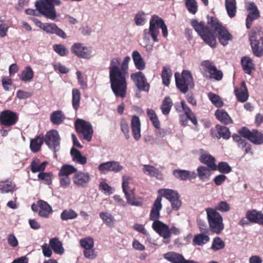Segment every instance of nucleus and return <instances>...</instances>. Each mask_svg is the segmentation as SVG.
Masks as SVG:
<instances>
[{"instance_id":"obj_1","label":"nucleus","mask_w":263,"mask_h":263,"mask_svg":"<svg viewBox=\"0 0 263 263\" xmlns=\"http://www.w3.org/2000/svg\"><path fill=\"white\" fill-rule=\"evenodd\" d=\"M192 26L203 41L211 47L214 48L216 46V39L214 33L204 22H198L196 19L191 21Z\"/></svg>"},{"instance_id":"obj_2","label":"nucleus","mask_w":263,"mask_h":263,"mask_svg":"<svg viewBox=\"0 0 263 263\" xmlns=\"http://www.w3.org/2000/svg\"><path fill=\"white\" fill-rule=\"evenodd\" d=\"M61 4L60 0H38L35 3V7L41 14L53 21L57 17L55 6Z\"/></svg>"},{"instance_id":"obj_3","label":"nucleus","mask_w":263,"mask_h":263,"mask_svg":"<svg viewBox=\"0 0 263 263\" xmlns=\"http://www.w3.org/2000/svg\"><path fill=\"white\" fill-rule=\"evenodd\" d=\"M209 230L214 233L219 234L223 230L224 225L221 215L214 209H205Z\"/></svg>"},{"instance_id":"obj_4","label":"nucleus","mask_w":263,"mask_h":263,"mask_svg":"<svg viewBox=\"0 0 263 263\" xmlns=\"http://www.w3.org/2000/svg\"><path fill=\"white\" fill-rule=\"evenodd\" d=\"M130 60L129 56H126L122 62L119 68L121 76H118L117 91L116 97L124 98L127 91V83L126 77L128 73V64Z\"/></svg>"},{"instance_id":"obj_5","label":"nucleus","mask_w":263,"mask_h":263,"mask_svg":"<svg viewBox=\"0 0 263 263\" xmlns=\"http://www.w3.org/2000/svg\"><path fill=\"white\" fill-rule=\"evenodd\" d=\"M208 24L215 31H217L218 35L219 42L223 46H226L230 41L232 40V35L229 32L228 30L222 26L218 20L213 16L208 15Z\"/></svg>"},{"instance_id":"obj_6","label":"nucleus","mask_w":263,"mask_h":263,"mask_svg":"<svg viewBox=\"0 0 263 263\" xmlns=\"http://www.w3.org/2000/svg\"><path fill=\"white\" fill-rule=\"evenodd\" d=\"M176 85L178 89L183 93H185L189 89H193L194 83L191 72L183 70L181 76L178 72L175 73Z\"/></svg>"},{"instance_id":"obj_7","label":"nucleus","mask_w":263,"mask_h":263,"mask_svg":"<svg viewBox=\"0 0 263 263\" xmlns=\"http://www.w3.org/2000/svg\"><path fill=\"white\" fill-rule=\"evenodd\" d=\"M121 60L119 58H115L110 61V66L109 69V80L111 89L114 95L116 96L117 91V85L118 81V76H120L121 72L119 71V67L118 65L120 63Z\"/></svg>"},{"instance_id":"obj_8","label":"nucleus","mask_w":263,"mask_h":263,"mask_svg":"<svg viewBox=\"0 0 263 263\" xmlns=\"http://www.w3.org/2000/svg\"><path fill=\"white\" fill-rule=\"evenodd\" d=\"M159 21L160 17L154 15L152 16L149 21V29H145L143 30V39L145 41H149V36H151L155 42H158L159 40L157 38L159 34Z\"/></svg>"},{"instance_id":"obj_9","label":"nucleus","mask_w":263,"mask_h":263,"mask_svg":"<svg viewBox=\"0 0 263 263\" xmlns=\"http://www.w3.org/2000/svg\"><path fill=\"white\" fill-rule=\"evenodd\" d=\"M158 192L160 197H164L170 202L173 210L177 211L180 209L182 202L177 191L171 189H162L159 190Z\"/></svg>"},{"instance_id":"obj_10","label":"nucleus","mask_w":263,"mask_h":263,"mask_svg":"<svg viewBox=\"0 0 263 263\" xmlns=\"http://www.w3.org/2000/svg\"><path fill=\"white\" fill-rule=\"evenodd\" d=\"M74 127L76 131L83 135L84 139L88 142L91 140L93 130L90 122L77 119L74 122Z\"/></svg>"},{"instance_id":"obj_11","label":"nucleus","mask_w":263,"mask_h":263,"mask_svg":"<svg viewBox=\"0 0 263 263\" xmlns=\"http://www.w3.org/2000/svg\"><path fill=\"white\" fill-rule=\"evenodd\" d=\"M249 40L254 55L257 57H261L263 54V36H260L259 32L252 31Z\"/></svg>"},{"instance_id":"obj_12","label":"nucleus","mask_w":263,"mask_h":263,"mask_svg":"<svg viewBox=\"0 0 263 263\" xmlns=\"http://www.w3.org/2000/svg\"><path fill=\"white\" fill-rule=\"evenodd\" d=\"M239 134L255 145L263 144V134L257 129L249 130L246 127L239 130Z\"/></svg>"},{"instance_id":"obj_13","label":"nucleus","mask_w":263,"mask_h":263,"mask_svg":"<svg viewBox=\"0 0 263 263\" xmlns=\"http://www.w3.org/2000/svg\"><path fill=\"white\" fill-rule=\"evenodd\" d=\"M129 180L128 177L125 176L122 177V187L127 202L132 205L140 206V202L135 201V189L129 186Z\"/></svg>"},{"instance_id":"obj_14","label":"nucleus","mask_w":263,"mask_h":263,"mask_svg":"<svg viewBox=\"0 0 263 263\" xmlns=\"http://www.w3.org/2000/svg\"><path fill=\"white\" fill-rule=\"evenodd\" d=\"M153 229L163 238V242L167 244L171 241L170 228L166 224L160 220L153 222L152 225Z\"/></svg>"},{"instance_id":"obj_15","label":"nucleus","mask_w":263,"mask_h":263,"mask_svg":"<svg viewBox=\"0 0 263 263\" xmlns=\"http://www.w3.org/2000/svg\"><path fill=\"white\" fill-rule=\"evenodd\" d=\"M60 139L58 132L55 129L47 132L44 138V141L46 144L54 153L59 149Z\"/></svg>"},{"instance_id":"obj_16","label":"nucleus","mask_w":263,"mask_h":263,"mask_svg":"<svg viewBox=\"0 0 263 263\" xmlns=\"http://www.w3.org/2000/svg\"><path fill=\"white\" fill-rule=\"evenodd\" d=\"M91 179L90 174L86 172L78 171L72 177L73 184L78 188H86Z\"/></svg>"},{"instance_id":"obj_17","label":"nucleus","mask_w":263,"mask_h":263,"mask_svg":"<svg viewBox=\"0 0 263 263\" xmlns=\"http://www.w3.org/2000/svg\"><path fill=\"white\" fill-rule=\"evenodd\" d=\"M131 79L134 82L135 85L140 91L147 92L149 89V84L144 74L141 71L133 73L130 75Z\"/></svg>"},{"instance_id":"obj_18","label":"nucleus","mask_w":263,"mask_h":263,"mask_svg":"<svg viewBox=\"0 0 263 263\" xmlns=\"http://www.w3.org/2000/svg\"><path fill=\"white\" fill-rule=\"evenodd\" d=\"M71 52L79 58L89 59L92 57L91 49L80 43H74L71 46Z\"/></svg>"},{"instance_id":"obj_19","label":"nucleus","mask_w":263,"mask_h":263,"mask_svg":"<svg viewBox=\"0 0 263 263\" xmlns=\"http://www.w3.org/2000/svg\"><path fill=\"white\" fill-rule=\"evenodd\" d=\"M246 8L248 12L246 18V27L247 29H250L252 23L260 17V14L257 6L253 2L249 3L246 6Z\"/></svg>"},{"instance_id":"obj_20","label":"nucleus","mask_w":263,"mask_h":263,"mask_svg":"<svg viewBox=\"0 0 263 263\" xmlns=\"http://www.w3.org/2000/svg\"><path fill=\"white\" fill-rule=\"evenodd\" d=\"M18 119L17 114L10 110H4L0 114V122L6 126L14 125Z\"/></svg>"},{"instance_id":"obj_21","label":"nucleus","mask_w":263,"mask_h":263,"mask_svg":"<svg viewBox=\"0 0 263 263\" xmlns=\"http://www.w3.org/2000/svg\"><path fill=\"white\" fill-rule=\"evenodd\" d=\"M123 169V166L118 161H110L103 162L98 166V170L101 174H105L107 172L118 173Z\"/></svg>"},{"instance_id":"obj_22","label":"nucleus","mask_w":263,"mask_h":263,"mask_svg":"<svg viewBox=\"0 0 263 263\" xmlns=\"http://www.w3.org/2000/svg\"><path fill=\"white\" fill-rule=\"evenodd\" d=\"M211 135L214 138L228 140L231 137V132L227 127L218 124L215 129H211Z\"/></svg>"},{"instance_id":"obj_23","label":"nucleus","mask_w":263,"mask_h":263,"mask_svg":"<svg viewBox=\"0 0 263 263\" xmlns=\"http://www.w3.org/2000/svg\"><path fill=\"white\" fill-rule=\"evenodd\" d=\"M205 71H208L213 78L219 81L222 79L223 74L220 70H217L216 67L210 61L205 60L201 63Z\"/></svg>"},{"instance_id":"obj_24","label":"nucleus","mask_w":263,"mask_h":263,"mask_svg":"<svg viewBox=\"0 0 263 263\" xmlns=\"http://www.w3.org/2000/svg\"><path fill=\"white\" fill-rule=\"evenodd\" d=\"M161 197L158 196L155 200L150 212L149 219L153 222L159 220L160 216V211L162 209Z\"/></svg>"},{"instance_id":"obj_25","label":"nucleus","mask_w":263,"mask_h":263,"mask_svg":"<svg viewBox=\"0 0 263 263\" xmlns=\"http://www.w3.org/2000/svg\"><path fill=\"white\" fill-rule=\"evenodd\" d=\"M234 93L238 101L243 103L248 100L249 95L244 81L241 82L239 88H234Z\"/></svg>"},{"instance_id":"obj_26","label":"nucleus","mask_w":263,"mask_h":263,"mask_svg":"<svg viewBox=\"0 0 263 263\" xmlns=\"http://www.w3.org/2000/svg\"><path fill=\"white\" fill-rule=\"evenodd\" d=\"M43 30L47 33L56 34L62 39H66L67 37L64 31L59 28L54 23H45Z\"/></svg>"},{"instance_id":"obj_27","label":"nucleus","mask_w":263,"mask_h":263,"mask_svg":"<svg viewBox=\"0 0 263 263\" xmlns=\"http://www.w3.org/2000/svg\"><path fill=\"white\" fill-rule=\"evenodd\" d=\"M173 174L176 178L181 180L194 179L197 177V175L195 172L184 170H175L173 172Z\"/></svg>"},{"instance_id":"obj_28","label":"nucleus","mask_w":263,"mask_h":263,"mask_svg":"<svg viewBox=\"0 0 263 263\" xmlns=\"http://www.w3.org/2000/svg\"><path fill=\"white\" fill-rule=\"evenodd\" d=\"M131 127L134 139L138 141L141 138V124L138 116H134L132 117Z\"/></svg>"},{"instance_id":"obj_29","label":"nucleus","mask_w":263,"mask_h":263,"mask_svg":"<svg viewBox=\"0 0 263 263\" xmlns=\"http://www.w3.org/2000/svg\"><path fill=\"white\" fill-rule=\"evenodd\" d=\"M37 203L39 206V215L42 217L48 218L53 211L52 207L47 202L42 200L37 201Z\"/></svg>"},{"instance_id":"obj_30","label":"nucleus","mask_w":263,"mask_h":263,"mask_svg":"<svg viewBox=\"0 0 263 263\" xmlns=\"http://www.w3.org/2000/svg\"><path fill=\"white\" fill-rule=\"evenodd\" d=\"M142 171L145 174L150 177H155L159 180L162 179L161 172L154 166L148 164L143 165Z\"/></svg>"},{"instance_id":"obj_31","label":"nucleus","mask_w":263,"mask_h":263,"mask_svg":"<svg viewBox=\"0 0 263 263\" xmlns=\"http://www.w3.org/2000/svg\"><path fill=\"white\" fill-rule=\"evenodd\" d=\"M16 189L15 183L10 180H6L0 182V193L1 194L12 193Z\"/></svg>"},{"instance_id":"obj_32","label":"nucleus","mask_w":263,"mask_h":263,"mask_svg":"<svg viewBox=\"0 0 263 263\" xmlns=\"http://www.w3.org/2000/svg\"><path fill=\"white\" fill-rule=\"evenodd\" d=\"M70 155L72 160L74 162L82 165H85L87 163V158L76 148L72 147L71 148Z\"/></svg>"},{"instance_id":"obj_33","label":"nucleus","mask_w":263,"mask_h":263,"mask_svg":"<svg viewBox=\"0 0 263 263\" xmlns=\"http://www.w3.org/2000/svg\"><path fill=\"white\" fill-rule=\"evenodd\" d=\"M132 58L135 66L138 70H142L145 68V63L138 51H133Z\"/></svg>"},{"instance_id":"obj_34","label":"nucleus","mask_w":263,"mask_h":263,"mask_svg":"<svg viewBox=\"0 0 263 263\" xmlns=\"http://www.w3.org/2000/svg\"><path fill=\"white\" fill-rule=\"evenodd\" d=\"M163 258L171 263H183L185 259L182 255L174 252L164 254Z\"/></svg>"},{"instance_id":"obj_35","label":"nucleus","mask_w":263,"mask_h":263,"mask_svg":"<svg viewBox=\"0 0 263 263\" xmlns=\"http://www.w3.org/2000/svg\"><path fill=\"white\" fill-rule=\"evenodd\" d=\"M247 218L252 223L263 224V214L256 211H248L246 215Z\"/></svg>"},{"instance_id":"obj_36","label":"nucleus","mask_w":263,"mask_h":263,"mask_svg":"<svg viewBox=\"0 0 263 263\" xmlns=\"http://www.w3.org/2000/svg\"><path fill=\"white\" fill-rule=\"evenodd\" d=\"M49 246L57 254L62 255L64 252V249L62 242L57 237L52 238L49 240Z\"/></svg>"},{"instance_id":"obj_37","label":"nucleus","mask_w":263,"mask_h":263,"mask_svg":"<svg viewBox=\"0 0 263 263\" xmlns=\"http://www.w3.org/2000/svg\"><path fill=\"white\" fill-rule=\"evenodd\" d=\"M47 164V162L44 161L40 163L39 159L35 158L32 161L30 164L31 171L33 173L37 172L42 173L44 171Z\"/></svg>"},{"instance_id":"obj_38","label":"nucleus","mask_w":263,"mask_h":263,"mask_svg":"<svg viewBox=\"0 0 263 263\" xmlns=\"http://www.w3.org/2000/svg\"><path fill=\"white\" fill-rule=\"evenodd\" d=\"M34 72L29 66L25 67V69L19 75L20 79L24 83L30 82L32 80Z\"/></svg>"},{"instance_id":"obj_39","label":"nucleus","mask_w":263,"mask_h":263,"mask_svg":"<svg viewBox=\"0 0 263 263\" xmlns=\"http://www.w3.org/2000/svg\"><path fill=\"white\" fill-rule=\"evenodd\" d=\"M65 119L63 112L61 110H56L52 112L50 116V121L54 125L62 124Z\"/></svg>"},{"instance_id":"obj_40","label":"nucleus","mask_w":263,"mask_h":263,"mask_svg":"<svg viewBox=\"0 0 263 263\" xmlns=\"http://www.w3.org/2000/svg\"><path fill=\"white\" fill-rule=\"evenodd\" d=\"M215 115L219 121L224 124H229L233 122L228 114L223 109H217Z\"/></svg>"},{"instance_id":"obj_41","label":"nucleus","mask_w":263,"mask_h":263,"mask_svg":"<svg viewBox=\"0 0 263 263\" xmlns=\"http://www.w3.org/2000/svg\"><path fill=\"white\" fill-rule=\"evenodd\" d=\"M241 64L245 73L250 74L252 69L254 68L252 60L248 57H244L241 60Z\"/></svg>"},{"instance_id":"obj_42","label":"nucleus","mask_w":263,"mask_h":263,"mask_svg":"<svg viewBox=\"0 0 263 263\" xmlns=\"http://www.w3.org/2000/svg\"><path fill=\"white\" fill-rule=\"evenodd\" d=\"M200 162L204 163L208 166L211 170H213L215 167V159L212 155L209 154H203L199 159Z\"/></svg>"},{"instance_id":"obj_43","label":"nucleus","mask_w":263,"mask_h":263,"mask_svg":"<svg viewBox=\"0 0 263 263\" xmlns=\"http://www.w3.org/2000/svg\"><path fill=\"white\" fill-rule=\"evenodd\" d=\"M225 7L228 15L231 18L234 17L236 13V2L235 0H225Z\"/></svg>"},{"instance_id":"obj_44","label":"nucleus","mask_w":263,"mask_h":263,"mask_svg":"<svg viewBox=\"0 0 263 263\" xmlns=\"http://www.w3.org/2000/svg\"><path fill=\"white\" fill-rule=\"evenodd\" d=\"M197 174L196 175L202 181L208 180L211 175V172L210 168L204 166H200L197 169Z\"/></svg>"},{"instance_id":"obj_45","label":"nucleus","mask_w":263,"mask_h":263,"mask_svg":"<svg viewBox=\"0 0 263 263\" xmlns=\"http://www.w3.org/2000/svg\"><path fill=\"white\" fill-rule=\"evenodd\" d=\"M44 141V137L41 135L36 137L34 139L31 140L30 144L31 151L33 153L39 151Z\"/></svg>"},{"instance_id":"obj_46","label":"nucleus","mask_w":263,"mask_h":263,"mask_svg":"<svg viewBox=\"0 0 263 263\" xmlns=\"http://www.w3.org/2000/svg\"><path fill=\"white\" fill-rule=\"evenodd\" d=\"M78 216V213L72 209H65L60 215L61 219L63 221H68L76 219Z\"/></svg>"},{"instance_id":"obj_47","label":"nucleus","mask_w":263,"mask_h":263,"mask_svg":"<svg viewBox=\"0 0 263 263\" xmlns=\"http://www.w3.org/2000/svg\"><path fill=\"white\" fill-rule=\"evenodd\" d=\"M77 172V168L74 166L69 164H64L61 167L58 176H69L71 174H75Z\"/></svg>"},{"instance_id":"obj_48","label":"nucleus","mask_w":263,"mask_h":263,"mask_svg":"<svg viewBox=\"0 0 263 263\" xmlns=\"http://www.w3.org/2000/svg\"><path fill=\"white\" fill-rule=\"evenodd\" d=\"M172 76V73L171 69L168 67H163L161 73L163 84L166 86H168L170 84Z\"/></svg>"},{"instance_id":"obj_49","label":"nucleus","mask_w":263,"mask_h":263,"mask_svg":"<svg viewBox=\"0 0 263 263\" xmlns=\"http://www.w3.org/2000/svg\"><path fill=\"white\" fill-rule=\"evenodd\" d=\"M210 240V237L207 233H202L196 235L193 239V242L198 246H203Z\"/></svg>"},{"instance_id":"obj_50","label":"nucleus","mask_w":263,"mask_h":263,"mask_svg":"<svg viewBox=\"0 0 263 263\" xmlns=\"http://www.w3.org/2000/svg\"><path fill=\"white\" fill-rule=\"evenodd\" d=\"M100 218L109 227H112L114 224V217L109 213L107 212H101L99 214Z\"/></svg>"},{"instance_id":"obj_51","label":"nucleus","mask_w":263,"mask_h":263,"mask_svg":"<svg viewBox=\"0 0 263 263\" xmlns=\"http://www.w3.org/2000/svg\"><path fill=\"white\" fill-rule=\"evenodd\" d=\"M173 104L172 99L170 97H165L161 106L162 113L164 115H167L170 112Z\"/></svg>"},{"instance_id":"obj_52","label":"nucleus","mask_w":263,"mask_h":263,"mask_svg":"<svg viewBox=\"0 0 263 263\" xmlns=\"http://www.w3.org/2000/svg\"><path fill=\"white\" fill-rule=\"evenodd\" d=\"M72 105L73 109L77 111L80 106L81 93L79 89L73 88L72 90Z\"/></svg>"},{"instance_id":"obj_53","label":"nucleus","mask_w":263,"mask_h":263,"mask_svg":"<svg viewBox=\"0 0 263 263\" xmlns=\"http://www.w3.org/2000/svg\"><path fill=\"white\" fill-rule=\"evenodd\" d=\"M218 170L222 174H228L232 171V167L226 162H220L217 165L215 164V167L213 171Z\"/></svg>"},{"instance_id":"obj_54","label":"nucleus","mask_w":263,"mask_h":263,"mask_svg":"<svg viewBox=\"0 0 263 263\" xmlns=\"http://www.w3.org/2000/svg\"><path fill=\"white\" fill-rule=\"evenodd\" d=\"M183 107H183L182 111L184 112L185 115L193 124L196 125L198 122L194 114L192 112L190 108L187 106L186 103H185Z\"/></svg>"},{"instance_id":"obj_55","label":"nucleus","mask_w":263,"mask_h":263,"mask_svg":"<svg viewBox=\"0 0 263 263\" xmlns=\"http://www.w3.org/2000/svg\"><path fill=\"white\" fill-rule=\"evenodd\" d=\"M224 247L225 243L221 238L216 237L213 239L211 246V249L213 251H217L223 249Z\"/></svg>"},{"instance_id":"obj_56","label":"nucleus","mask_w":263,"mask_h":263,"mask_svg":"<svg viewBox=\"0 0 263 263\" xmlns=\"http://www.w3.org/2000/svg\"><path fill=\"white\" fill-rule=\"evenodd\" d=\"M185 5L190 13L193 14L196 13L198 10V5L196 0H185Z\"/></svg>"},{"instance_id":"obj_57","label":"nucleus","mask_w":263,"mask_h":263,"mask_svg":"<svg viewBox=\"0 0 263 263\" xmlns=\"http://www.w3.org/2000/svg\"><path fill=\"white\" fill-rule=\"evenodd\" d=\"M80 246L84 249V250L88 249H92L94 246L93 239L91 237H87L81 239L80 240Z\"/></svg>"},{"instance_id":"obj_58","label":"nucleus","mask_w":263,"mask_h":263,"mask_svg":"<svg viewBox=\"0 0 263 263\" xmlns=\"http://www.w3.org/2000/svg\"><path fill=\"white\" fill-rule=\"evenodd\" d=\"M208 96L210 100L215 106L219 107L223 105V103L218 95L212 92H209Z\"/></svg>"},{"instance_id":"obj_59","label":"nucleus","mask_w":263,"mask_h":263,"mask_svg":"<svg viewBox=\"0 0 263 263\" xmlns=\"http://www.w3.org/2000/svg\"><path fill=\"white\" fill-rule=\"evenodd\" d=\"M52 175L51 173L42 172L38 174L37 177L39 180L43 181L45 184L50 185L52 183Z\"/></svg>"},{"instance_id":"obj_60","label":"nucleus","mask_w":263,"mask_h":263,"mask_svg":"<svg viewBox=\"0 0 263 263\" xmlns=\"http://www.w3.org/2000/svg\"><path fill=\"white\" fill-rule=\"evenodd\" d=\"M54 52L60 56L64 57L68 54V50L64 45L62 44H55L53 46Z\"/></svg>"},{"instance_id":"obj_61","label":"nucleus","mask_w":263,"mask_h":263,"mask_svg":"<svg viewBox=\"0 0 263 263\" xmlns=\"http://www.w3.org/2000/svg\"><path fill=\"white\" fill-rule=\"evenodd\" d=\"M2 84L5 91H9L12 85V80L9 77L5 76L2 79Z\"/></svg>"},{"instance_id":"obj_62","label":"nucleus","mask_w":263,"mask_h":263,"mask_svg":"<svg viewBox=\"0 0 263 263\" xmlns=\"http://www.w3.org/2000/svg\"><path fill=\"white\" fill-rule=\"evenodd\" d=\"M144 13L140 12L137 13L134 18L135 22L137 26H143L145 24Z\"/></svg>"},{"instance_id":"obj_63","label":"nucleus","mask_w":263,"mask_h":263,"mask_svg":"<svg viewBox=\"0 0 263 263\" xmlns=\"http://www.w3.org/2000/svg\"><path fill=\"white\" fill-rule=\"evenodd\" d=\"M60 186L64 189L67 188L70 184L71 179L69 176H59Z\"/></svg>"},{"instance_id":"obj_64","label":"nucleus","mask_w":263,"mask_h":263,"mask_svg":"<svg viewBox=\"0 0 263 263\" xmlns=\"http://www.w3.org/2000/svg\"><path fill=\"white\" fill-rule=\"evenodd\" d=\"M230 205L226 201H220L215 207V210L219 211L222 212H226L230 210Z\"/></svg>"}]
</instances>
